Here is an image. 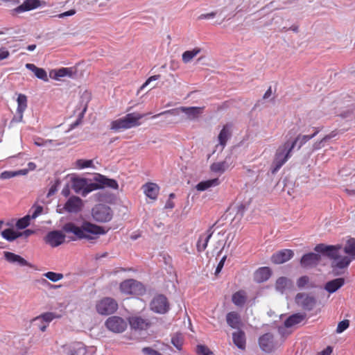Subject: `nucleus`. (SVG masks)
Wrapping results in <instances>:
<instances>
[{"instance_id": "obj_36", "label": "nucleus", "mask_w": 355, "mask_h": 355, "mask_svg": "<svg viewBox=\"0 0 355 355\" xmlns=\"http://www.w3.org/2000/svg\"><path fill=\"white\" fill-rule=\"evenodd\" d=\"M86 186V179L84 178H73L72 182V189L73 191L79 193L83 192L85 187Z\"/></svg>"}, {"instance_id": "obj_8", "label": "nucleus", "mask_w": 355, "mask_h": 355, "mask_svg": "<svg viewBox=\"0 0 355 355\" xmlns=\"http://www.w3.org/2000/svg\"><path fill=\"white\" fill-rule=\"evenodd\" d=\"M96 311L101 315H110L118 309L116 301L112 297H104L96 304Z\"/></svg>"}, {"instance_id": "obj_9", "label": "nucleus", "mask_w": 355, "mask_h": 355, "mask_svg": "<svg viewBox=\"0 0 355 355\" xmlns=\"http://www.w3.org/2000/svg\"><path fill=\"white\" fill-rule=\"evenodd\" d=\"M150 306L153 312L164 314L169 310V302L165 295L159 294L153 297Z\"/></svg>"}, {"instance_id": "obj_34", "label": "nucleus", "mask_w": 355, "mask_h": 355, "mask_svg": "<svg viewBox=\"0 0 355 355\" xmlns=\"http://www.w3.org/2000/svg\"><path fill=\"white\" fill-rule=\"evenodd\" d=\"M312 137L311 135H298L296 138L293 141H290V146L292 149L295 148L296 145H297V148L300 149L304 144H305L308 141L311 139Z\"/></svg>"}, {"instance_id": "obj_35", "label": "nucleus", "mask_w": 355, "mask_h": 355, "mask_svg": "<svg viewBox=\"0 0 355 355\" xmlns=\"http://www.w3.org/2000/svg\"><path fill=\"white\" fill-rule=\"evenodd\" d=\"M228 168L229 164L225 160L214 162L210 166L211 171L218 173H223Z\"/></svg>"}, {"instance_id": "obj_14", "label": "nucleus", "mask_w": 355, "mask_h": 355, "mask_svg": "<svg viewBox=\"0 0 355 355\" xmlns=\"http://www.w3.org/2000/svg\"><path fill=\"white\" fill-rule=\"evenodd\" d=\"M65 235L60 231H52L45 237V241L51 247H57L64 242Z\"/></svg>"}, {"instance_id": "obj_33", "label": "nucleus", "mask_w": 355, "mask_h": 355, "mask_svg": "<svg viewBox=\"0 0 355 355\" xmlns=\"http://www.w3.org/2000/svg\"><path fill=\"white\" fill-rule=\"evenodd\" d=\"M219 184L220 181L218 178H214L206 181H202L199 182L196 187L198 191H202L207 190L210 187L218 186L219 185Z\"/></svg>"}, {"instance_id": "obj_40", "label": "nucleus", "mask_w": 355, "mask_h": 355, "mask_svg": "<svg viewBox=\"0 0 355 355\" xmlns=\"http://www.w3.org/2000/svg\"><path fill=\"white\" fill-rule=\"evenodd\" d=\"M55 318V315L51 312L44 313L33 319V322H45L47 324Z\"/></svg>"}, {"instance_id": "obj_6", "label": "nucleus", "mask_w": 355, "mask_h": 355, "mask_svg": "<svg viewBox=\"0 0 355 355\" xmlns=\"http://www.w3.org/2000/svg\"><path fill=\"white\" fill-rule=\"evenodd\" d=\"M119 288L121 292L126 295H139L144 294L146 291L141 283L133 279L122 282L120 284Z\"/></svg>"}, {"instance_id": "obj_59", "label": "nucleus", "mask_w": 355, "mask_h": 355, "mask_svg": "<svg viewBox=\"0 0 355 355\" xmlns=\"http://www.w3.org/2000/svg\"><path fill=\"white\" fill-rule=\"evenodd\" d=\"M336 135H337V133L336 131H332L330 134L325 135L322 138V141H327L329 140L330 139L334 137Z\"/></svg>"}, {"instance_id": "obj_58", "label": "nucleus", "mask_w": 355, "mask_h": 355, "mask_svg": "<svg viewBox=\"0 0 355 355\" xmlns=\"http://www.w3.org/2000/svg\"><path fill=\"white\" fill-rule=\"evenodd\" d=\"M333 349L331 347L328 346L324 350H322L319 355H331L332 353Z\"/></svg>"}, {"instance_id": "obj_26", "label": "nucleus", "mask_w": 355, "mask_h": 355, "mask_svg": "<svg viewBox=\"0 0 355 355\" xmlns=\"http://www.w3.org/2000/svg\"><path fill=\"white\" fill-rule=\"evenodd\" d=\"M293 282L291 279L285 277L278 278L275 283V288L277 291L283 293L286 290L291 288Z\"/></svg>"}, {"instance_id": "obj_45", "label": "nucleus", "mask_w": 355, "mask_h": 355, "mask_svg": "<svg viewBox=\"0 0 355 355\" xmlns=\"http://www.w3.org/2000/svg\"><path fill=\"white\" fill-rule=\"evenodd\" d=\"M75 165L76 167L79 169L89 168L93 166V161L92 159H80L76 160Z\"/></svg>"}, {"instance_id": "obj_46", "label": "nucleus", "mask_w": 355, "mask_h": 355, "mask_svg": "<svg viewBox=\"0 0 355 355\" xmlns=\"http://www.w3.org/2000/svg\"><path fill=\"white\" fill-rule=\"evenodd\" d=\"M31 216L26 215L24 217L19 219L16 223V227L18 229L22 230L28 227L30 224Z\"/></svg>"}, {"instance_id": "obj_49", "label": "nucleus", "mask_w": 355, "mask_h": 355, "mask_svg": "<svg viewBox=\"0 0 355 355\" xmlns=\"http://www.w3.org/2000/svg\"><path fill=\"white\" fill-rule=\"evenodd\" d=\"M349 322L347 320H344L340 322L336 328L337 333H342L349 327Z\"/></svg>"}, {"instance_id": "obj_37", "label": "nucleus", "mask_w": 355, "mask_h": 355, "mask_svg": "<svg viewBox=\"0 0 355 355\" xmlns=\"http://www.w3.org/2000/svg\"><path fill=\"white\" fill-rule=\"evenodd\" d=\"M98 182L101 187H107L114 189H116L119 187V184L115 180L109 179L103 175L100 176Z\"/></svg>"}, {"instance_id": "obj_31", "label": "nucleus", "mask_w": 355, "mask_h": 355, "mask_svg": "<svg viewBox=\"0 0 355 355\" xmlns=\"http://www.w3.org/2000/svg\"><path fill=\"white\" fill-rule=\"evenodd\" d=\"M26 67L33 71L35 76L39 79L44 81H48V76L46 71L42 68L36 67L34 64L28 63L26 64Z\"/></svg>"}, {"instance_id": "obj_61", "label": "nucleus", "mask_w": 355, "mask_h": 355, "mask_svg": "<svg viewBox=\"0 0 355 355\" xmlns=\"http://www.w3.org/2000/svg\"><path fill=\"white\" fill-rule=\"evenodd\" d=\"M175 207V204L173 201L171 199H168L165 204V209H173Z\"/></svg>"}, {"instance_id": "obj_12", "label": "nucleus", "mask_w": 355, "mask_h": 355, "mask_svg": "<svg viewBox=\"0 0 355 355\" xmlns=\"http://www.w3.org/2000/svg\"><path fill=\"white\" fill-rule=\"evenodd\" d=\"M259 345L260 348L265 352L270 353L277 347V343L274 339V336L271 333H266L259 338Z\"/></svg>"}, {"instance_id": "obj_43", "label": "nucleus", "mask_w": 355, "mask_h": 355, "mask_svg": "<svg viewBox=\"0 0 355 355\" xmlns=\"http://www.w3.org/2000/svg\"><path fill=\"white\" fill-rule=\"evenodd\" d=\"M297 285L299 288H304L307 286L309 288L315 287V284L309 282V278L307 276H302L297 281Z\"/></svg>"}, {"instance_id": "obj_64", "label": "nucleus", "mask_w": 355, "mask_h": 355, "mask_svg": "<svg viewBox=\"0 0 355 355\" xmlns=\"http://www.w3.org/2000/svg\"><path fill=\"white\" fill-rule=\"evenodd\" d=\"M272 94V89L271 87H270L268 90L266 92V93L263 95V98L267 99Z\"/></svg>"}, {"instance_id": "obj_23", "label": "nucleus", "mask_w": 355, "mask_h": 355, "mask_svg": "<svg viewBox=\"0 0 355 355\" xmlns=\"http://www.w3.org/2000/svg\"><path fill=\"white\" fill-rule=\"evenodd\" d=\"M271 276V270L268 267H261L256 270L254 275V280L258 283L267 281Z\"/></svg>"}, {"instance_id": "obj_44", "label": "nucleus", "mask_w": 355, "mask_h": 355, "mask_svg": "<svg viewBox=\"0 0 355 355\" xmlns=\"http://www.w3.org/2000/svg\"><path fill=\"white\" fill-rule=\"evenodd\" d=\"M100 188H101V186L100 185L99 183L92 182V183L88 184L87 182L86 181V186L85 187V189H84L83 192L82 193V195L85 196L89 193H90L93 191L97 190Z\"/></svg>"}, {"instance_id": "obj_41", "label": "nucleus", "mask_w": 355, "mask_h": 355, "mask_svg": "<svg viewBox=\"0 0 355 355\" xmlns=\"http://www.w3.org/2000/svg\"><path fill=\"white\" fill-rule=\"evenodd\" d=\"M72 69L71 68H60L58 70L54 71V78L55 80H59L60 78H63L65 76L71 77L72 76Z\"/></svg>"}, {"instance_id": "obj_22", "label": "nucleus", "mask_w": 355, "mask_h": 355, "mask_svg": "<svg viewBox=\"0 0 355 355\" xmlns=\"http://www.w3.org/2000/svg\"><path fill=\"white\" fill-rule=\"evenodd\" d=\"M17 113L19 116V121H21L23 119V114L28 107L27 96L25 94H19L17 96Z\"/></svg>"}, {"instance_id": "obj_29", "label": "nucleus", "mask_w": 355, "mask_h": 355, "mask_svg": "<svg viewBox=\"0 0 355 355\" xmlns=\"http://www.w3.org/2000/svg\"><path fill=\"white\" fill-rule=\"evenodd\" d=\"M231 126L228 124L225 125L218 135L219 144L224 148L226 146L227 141L231 137Z\"/></svg>"}, {"instance_id": "obj_63", "label": "nucleus", "mask_w": 355, "mask_h": 355, "mask_svg": "<svg viewBox=\"0 0 355 355\" xmlns=\"http://www.w3.org/2000/svg\"><path fill=\"white\" fill-rule=\"evenodd\" d=\"M46 142V141H44L42 139L38 138L35 141L34 144L37 146H41L44 145Z\"/></svg>"}, {"instance_id": "obj_48", "label": "nucleus", "mask_w": 355, "mask_h": 355, "mask_svg": "<svg viewBox=\"0 0 355 355\" xmlns=\"http://www.w3.org/2000/svg\"><path fill=\"white\" fill-rule=\"evenodd\" d=\"M196 352L198 355H214V353L205 345H197Z\"/></svg>"}, {"instance_id": "obj_13", "label": "nucleus", "mask_w": 355, "mask_h": 355, "mask_svg": "<svg viewBox=\"0 0 355 355\" xmlns=\"http://www.w3.org/2000/svg\"><path fill=\"white\" fill-rule=\"evenodd\" d=\"M83 206V200L78 196L70 197L65 202L63 209L69 213H78Z\"/></svg>"}, {"instance_id": "obj_32", "label": "nucleus", "mask_w": 355, "mask_h": 355, "mask_svg": "<svg viewBox=\"0 0 355 355\" xmlns=\"http://www.w3.org/2000/svg\"><path fill=\"white\" fill-rule=\"evenodd\" d=\"M87 349L83 343H74L69 347V355H85Z\"/></svg>"}, {"instance_id": "obj_7", "label": "nucleus", "mask_w": 355, "mask_h": 355, "mask_svg": "<svg viewBox=\"0 0 355 355\" xmlns=\"http://www.w3.org/2000/svg\"><path fill=\"white\" fill-rule=\"evenodd\" d=\"M93 218L98 223H107L113 217L112 209L103 204L96 205L92 211Z\"/></svg>"}, {"instance_id": "obj_39", "label": "nucleus", "mask_w": 355, "mask_h": 355, "mask_svg": "<svg viewBox=\"0 0 355 355\" xmlns=\"http://www.w3.org/2000/svg\"><path fill=\"white\" fill-rule=\"evenodd\" d=\"M1 236L8 241H12L19 237V232L10 228L2 231Z\"/></svg>"}, {"instance_id": "obj_5", "label": "nucleus", "mask_w": 355, "mask_h": 355, "mask_svg": "<svg viewBox=\"0 0 355 355\" xmlns=\"http://www.w3.org/2000/svg\"><path fill=\"white\" fill-rule=\"evenodd\" d=\"M204 107H180L175 109L168 110L166 111H164L162 112H160L159 114H155L152 116L153 119H155L161 115L164 114H171L173 116L179 115L181 112L184 113L187 116L188 119L189 120H193L197 118L202 113Z\"/></svg>"}, {"instance_id": "obj_51", "label": "nucleus", "mask_w": 355, "mask_h": 355, "mask_svg": "<svg viewBox=\"0 0 355 355\" xmlns=\"http://www.w3.org/2000/svg\"><path fill=\"white\" fill-rule=\"evenodd\" d=\"M34 210L32 213V214L30 216L31 218H35L37 217L43 211V208L41 206H36L33 207Z\"/></svg>"}, {"instance_id": "obj_30", "label": "nucleus", "mask_w": 355, "mask_h": 355, "mask_svg": "<svg viewBox=\"0 0 355 355\" xmlns=\"http://www.w3.org/2000/svg\"><path fill=\"white\" fill-rule=\"evenodd\" d=\"M306 318L304 313H295L289 316L284 322L286 327H291L295 324L302 322Z\"/></svg>"}, {"instance_id": "obj_19", "label": "nucleus", "mask_w": 355, "mask_h": 355, "mask_svg": "<svg viewBox=\"0 0 355 355\" xmlns=\"http://www.w3.org/2000/svg\"><path fill=\"white\" fill-rule=\"evenodd\" d=\"M212 234L213 231L211 230V228H209L206 233L202 234L199 236L196 245L198 252H201L206 249L208 242L212 236Z\"/></svg>"}, {"instance_id": "obj_50", "label": "nucleus", "mask_w": 355, "mask_h": 355, "mask_svg": "<svg viewBox=\"0 0 355 355\" xmlns=\"http://www.w3.org/2000/svg\"><path fill=\"white\" fill-rule=\"evenodd\" d=\"M171 343L178 349H181L182 343L181 338L178 336H173L171 339Z\"/></svg>"}, {"instance_id": "obj_57", "label": "nucleus", "mask_w": 355, "mask_h": 355, "mask_svg": "<svg viewBox=\"0 0 355 355\" xmlns=\"http://www.w3.org/2000/svg\"><path fill=\"white\" fill-rule=\"evenodd\" d=\"M33 233H34L33 230H26L25 231H24L22 232H19V237H21V236L28 237L29 236H31Z\"/></svg>"}, {"instance_id": "obj_18", "label": "nucleus", "mask_w": 355, "mask_h": 355, "mask_svg": "<svg viewBox=\"0 0 355 355\" xmlns=\"http://www.w3.org/2000/svg\"><path fill=\"white\" fill-rule=\"evenodd\" d=\"M145 195L152 199L156 200L159 195V187L153 182H147L142 187Z\"/></svg>"}, {"instance_id": "obj_20", "label": "nucleus", "mask_w": 355, "mask_h": 355, "mask_svg": "<svg viewBox=\"0 0 355 355\" xmlns=\"http://www.w3.org/2000/svg\"><path fill=\"white\" fill-rule=\"evenodd\" d=\"M247 300L248 295L244 290H239L233 293L232 295V303L238 307L243 306L246 303Z\"/></svg>"}, {"instance_id": "obj_4", "label": "nucleus", "mask_w": 355, "mask_h": 355, "mask_svg": "<svg viewBox=\"0 0 355 355\" xmlns=\"http://www.w3.org/2000/svg\"><path fill=\"white\" fill-rule=\"evenodd\" d=\"M292 150L293 149L291 148L289 141L284 142L277 148L271 166V173L272 174L276 173L291 157Z\"/></svg>"}, {"instance_id": "obj_11", "label": "nucleus", "mask_w": 355, "mask_h": 355, "mask_svg": "<svg viewBox=\"0 0 355 355\" xmlns=\"http://www.w3.org/2000/svg\"><path fill=\"white\" fill-rule=\"evenodd\" d=\"M297 304L306 311H312L317 303L316 299L309 294L300 293L295 296Z\"/></svg>"}, {"instance_id": "obj_53", "label": "nucleus", "mask_w": 355, "mask_h": 355, "mask_svg": "<svg viewBox=\"0 0 355 355\" xmlns=\"http://www.w3.org/2000/svg\"><path fill=\"white\" fill-rule=\"evenodd\" d=\"M216 13L215 12H211L207 14H202L198 17L199 19H207L214 18L216 16Z\"/></svg>"}, {"instance_id": "obj_24", "label": "nucleus", "mask_w": 355, "mask_h": 355, "mask_svg": "<svg viewBox=\"0 0 355 355\" xmlns=\"http://www.w3.org/2000/svg\"><path fill=\"white\" fill-rule=\"evenodd\" d=\"M234 344L241 349H245L246 346L245 334L243 331L239 330L232 334Z\"/></svg>"}, {"instance_id": "obj_28", "label": "nucleus", "mask_w": 355, "mask_h": 355, "mask_svg": "<svg viewBox=\"0 0 355 355\" xmlns=\"http://www.w3.org/2000/svg\"><path fill=\"white\" fill-rule=\"evenodd\" d=\"M5 259L10 263H17L21 266H28V261L21 256L10 252H4Z\"/></svg>"}, {"instance_id": "obj_62", "label": "nucleus", "mask_w": 355, "mask_h": 355, "mask_svg": "<svg viewBox=\"0 0 355 355\" xmlns=\"http://www.w3.org/2000/svg\"><path fill=\"white\" fill-rule=\"evenodd\" d=\"M326 141H322V139L319 141H317L315 142L314 144H313V149L315 150H318L320 149V148H322V146H323L322 144L324 142H325Z\"/></svg>"}, {"instance_id": "obj_17", "label": "nucleus", "mask_w": 355, "mask_h": 355, "mask_svg": "<svg viewBox=\"0 0 355 355\" xmlns=\"http://www.w3.org/2000/svg\"><path fill=\"white\" fill-rule=\"evenodd\" d=\"M320 260V256L318 254L310 252L302 256L300 264L303 268H311L315 266Z\"/></svg>"}, {"instance_id": "obj_55", "label": "nucleus", "mask_w": 355, "mask_h": 355, "mask_svg": "<svg viewBox=\"0 0 355 355\" xmlns=\"http://www.w3.org/2000/svg\"><path fill=\"white\" fill-rule=\"evenodd\" d=\"M160 76L159 75H155V76H150V78H148L147 79V80L143 84V85L141 86V89L144 88L146 85H148L151 81L153 80H157L159 78Z\"/></svg>"}, {"instance_id": "obj_54", "label": "nucleus", "mask_w": 355, "mask_h": 355, "mask_svg": "<svg viewBox=\"0 0 355 355\" xmlns=\"http://www.w3.org/2000/svg\"><path fill=\"white\" fill-rule=\"evenodd\" d=\"M226 260V256H224L221 259L220 261H219L217 267H216V272L215 273L216 274H218L220 272V270H222L223 266H224V263H225V261Z\"/></svg>"}, {"instance_id": "obj_47", "label": "nucleus", "mask_w": 355, "mask_h": 355, "mask_svg": "<svg viewBox=\"0 0 355 355\" xmlns=\"http://www.w3.org/2000/svg\"><path fill=\"white\" fill-rule=\"evenodd\" d=\"M44 275L53 282H56L63 278V275L62 273H57L54 272H47L44 273Z\"/></svg>"}, {"instance_id": "obj_2", "label": "nucleus", "mask_w": 355, "mask_h": 355, "mask_svg": "<svg viewBox=\"0 0 355 355\" xmlns=\"http://www.w3.org/2000/svg\"><path fill=\"white\" fill-rule=\"evenodd\" d=\"M62 230L67 234L73 235L70 237L72 241L95 240L106 232L103 227L85 220L80 225L73 222L67 223L63 225Z\"/></svg>"}, {"instance_id": "obj_21", "label": "nucleus", "mask_w": 355, "mask_h": 355, "mask_svg": "<svg viewBox=\"0 0 355 355\" xmlns=\"http://www.w3.org/2000/svg\"><path fill=\"white\" fill-rule=\"evenodd\" d=\"M40 6V3L39 0H26L22 4L17 6L15 9V11L17 13H21L37 8Z\"/></svg>"}, {"instance_id": "obj_15", "label": "nucleus", "mask_w": 355, "mask_h": 355, "mask_svg": "<svg viewBox=\"0 0 355 355\" xmlns=\"http://www.w3.org/2000/svg\"><path fill=\"white\" fill-rule=\"evenodd\" d=\"M294 255L291 250L284 249L274 253L271 261L275 264H281L290 260Z\"/></svg>"}, {"instance_id": "obj_42", "label": "nucleus", "mask_w": 355, "mask_h": 355, "mask_svg": "<svg viewBox=\"0 0 355 355\" xmlns=\"http://www.w3.org/2000/svg\"><path fill=\"white\" fill-rule=\"evenodd\" d=\"M28 172L27 169L19 170L17 171H3L0 174V178L3 180L10 179L19 175H26Z\"/></svg>"}, {"instance_id": "obj_52", "label": "nucleus", "mask_w": 355, "mask_h": 355, "mask_svg": "<svg viewBox=\"0 0 355 355\" xmlns=\"http://www.w3.org/2000/svg\"><path fill=\"white\" fill-rule=\"evenodd\" d=\"M10 53L5 48H0V60L6 59L9 57Z\"/></svg>"}, {"instance_id": "obj_1", "label": "nucleus", "mask_w": 355, "mask_h": 355, "mask_svg": "<svg viewBox=\"0 0 355 355\" xmlns=\"http://www.w3.org/2000/svg\"><path fill=\"white\" fill-rule=\"evenodd\" d=\"M341 249V245H327L323 243L318 244L314 248L317 252L324 254L328 257L336 261L332 264L333 268L343 269L347 268L355 258V239H348L344 247L343 250L348 256L340 257L339 252Z\"/></svg>"}, {"instance_id": "obj_56", "label": "nucleus", "mask_w": 355, "mask_h": 355, "mask_svg": "<svg viewBox=\"0 0 355 355\" xmlns=\"http://www.w3.org/2000/svg\"><path fill=\"white\" fill-rule=\"evenodd\" d=\"M76 13V10L74 9L69 10L68 11H66L64 12H62L61 14H59L58 17L59 18H63L68 16L73 15Z\"/></svg>"}, {"instance_id": "obj_60", "label": "nucleus", "mask_w": 355, "mask_h": 355, "mask_svg": "<svg viewBox=\"0 0 355 355\" xmlns=\"http://www.w3.org/2000/svg\"><path fill=\"white\" fill-rule=\"evenodd\" d=\"M62 195L64 197H68L70 194V189L68 185L64 187L62 190Z\"/></svg>"}, {"instance_id": "obj_3", "label": "nucleus", "mask_w": 355, "mask_h": 355, "mask_svg": "<svg viewBox=\"0 0 355 355\" xmlns=\"http://www.w3.org/2000/svg\"><path fill=\"white\" fill-rule=\"evenodd\" d=\"M147 114L137 112L127 114L123 117L112 121L110 124V129L115 132H119L139 126L141 125L139 120Z\"/></svg>"}, {"instance_id": "obj_25", "label": "nucleus", "mask_w": 355, "mask_h": 355, "mask_svg": "<svg viewBox=\"0 0 355 355\" xmlns=\"http://www.w3.org/2000/svg\"><path fill=\"white\" fill-rule=\"evenodd\" d=\"M227 324L232 329H239L241 324L240 315L236 311L229 312L226 315Z\"/></svg>"}, {"instance_id": "obj_10", "label": "nucleus", "mask_w": 355, "mask_h": 355, "mask_svg": "<svg viewBox=\"0 0 355 355\" xmlns=\"http://www.w3.org/2000/svg\"><path fill=\"white\" fill-rule=\"evenodd\" d=\"M105 327L114 333H122L128 327L126 321L116 315L109 317L105 321Z\"/></svg>"}, {"instance_id": "obj_16", "label": "nucleus", "mask_w": 355, "mask_h": 355, "mask_svg": "<svg viewBox=\"0 0 355 355\" xmlns=\"http://www.w3.org/2000/svg\"><path fill=\"white\" fill-rule=\"evenodd\" d=\"M130 327L135 330H146L150 325V322L140 316H132L128 319Z\"/></svg>"}, {"instance_id": "obj_27", "label": "nucleus", "mask_w": 355, "mask_h": 355, "mask_svg": "<svg viewBox=\"0 0 355 355\" xmlns=\"http://www.w3.org/2000/svg\"><path fill=\"white\" fill-rule=\"evenodd\" d=\"M345 284V279L343 277L337 278L326 283L324 289L329 293H333L341 288Z\"/></svg>"}, {"instance_id": "obj_38", "label": "nucleus", "mask_w": 355, "mask_h": 355, "mask_svg": "<svg viewBox=\"0 0 355 355\" xmlns=\"http://www.w3.org/2000/svg\"><path fill=\"white\" fill-rule=\"evenodd\" d=\"M201 51L200 48L186 51L182 53V59L184 63H188Z\"/></svg>"}]
</instances>
